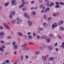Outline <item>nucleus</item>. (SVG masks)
I'll return each instance as SVG.
<instances>
[{
    "label": "nucleus",
    "mask_w": 64,
    "mask_h": 64,
    "mask_svg": "<svg viewBox=\"0 0 64 64\" xmlns=\"http://www.w3.org/2000/svg\"><path fill=\"white\" fill-rule=\"evenodd\" d=\"M3 24L4 25V26L6 28V29H8V30H9L10 29V28L8 26L7 24H6V23H5V22H3Z\"/></svg>",
    "instance_id": "1"
},
{
    "label": "nucleus",
    "mask_w": 64,
    "mask_h": 64,
    "mask_svg": "<svg viewBox=\"0 0 64 64\" xmlns=\"http://www.w3.org/2000/svg\"><path fill=\"white\" fill-rule=\"evenodd\" d=\"M58 26V25L56 23H54V24H53L52 26V29H54L55 27H56Z\"/></svg>",
    "instance_id": "2"
},
{
    "label": "nucleus",
    "mask_w": 64,
    "mask_h": 64,
    "mask_svg": "<svg viewBox=\"0 0 64 64\" xmlns=\"http://www.w3.org/2000/svg\"><path fill=\"white\" fill-rule=\"evenodd\" d=\"M24 1H25V0H22V5H21L20 6V8H21V7H22L24 6V4H25V2H24Z\"/></svg>",
    "instance_id": "3"
},
{
    "label": "nucleus",
    "mask_w": 64,
    "mask_h": 64,
    "mask_svg": "<svg viewBox=\"0 0 64 64\" xmlns=\"http://www.w3.org/2000/svg\"><path fill=\"white\" fill-rule=\"evenodd\" d=\"M17 4V2H16L15 0H13L12 2V5H16Z\"/></svg>",
    "instance_id": "4"
},
{
    "label": "nucleus",
    "mask_w": 64,
    "mask_h": 64,
    "mask_svg": "<svg viewBox=\"0 0 64 64\" xmlns=\"http://www.w3.org/2000/svg\"><path fill=\"white\" fill-rule=\"evenodd\" d=\"M24 17H25L26 18H27L28 17V19H29L30 18V17L28 16V14H27L26 12L24 13Z\"/></svg>",
    "instance_id": "5"
},
{
    "label": "nucleus",
    "mask_w": 64,
    "mask_h": 64,
    "mask_svg": "<svg viewBox=\"0 0 64 64\" xmlns=\"http://www.w3.org/2000/svg\"><path fill=\"white\" fill-rule=\"evenodd\" d=\"M18 48V46L16 44H15L13 46V48L14 49L17 50Z\"/></svg>",
    "instance_id": "6"
},
{
    "label": "nucleus",
    "mask_w": 64,
    "mask_h": 64,
    "mask_svg": "<svg viewBox=\"0 0 64 64\" xmlns=\"http://www.w3.org/2000/svg\"><path fill=\"white\" fill-rule=\"evenodd\" d=\"M28 25L29 26H32V22L31 21L29 20L28 22Z\"/></svg>",
    "instance_id": "7"
},
{
    "label": "nucleus",
    "mask_w": 64,
    "mask_h": 64,
    "mask_svg": "<svg viewBox=\"0 0 64 64\" xmlns=\"http://www.w3.org/2000/svg\"><path fill=\"white\" fill-rule=\"evenodd\" d=\"M18 35L20 36H21V37H22L23 36V34L21 32H19L18 33Z\"/></svg>",
    "instance_id": "8"
},
{
    "label": "nucleus",
    "mask_w": 64,
    "mask_h": 64,
    "mask_svg": "<svg viewBox=\"0 0 64 64\" xmlns=\"http://www.w3.org/2000/svg\"><path fill=\"white\" fill-rule=\"evenodd\" d=\"M20 19V18H17V19H16V24H19L20 23H19V19Z\"/></svg>",
    "instance_id": "9"
},
{
    "label": "nucleus",
    "mask_w": 64,
    "mask_h": 64,
    "mask_svg": "<svg viewBox=\"0 0 64 64\" xmlns=\"http://www.w3.org/2000/svg\"><path fill=\"white\" fill-rule=\"evenodd\" d=\"M46 40L47 43H49L50 41V40L48 38H46Z\"/></svg>",
    "instance_id": "10"
},
{
    "label": "nucleus",
    "mask_w": 64,
    "mask_h": 64,
    "mask_svg": "<svg viewBox=\"0 0 64 64\" xmlns=\"http://www.w3.org/2000/svg\"><path fill=\"white\" fill-rule=\"evenodd\" d=\"M38 30L39 31H42L43 30V28H42L40 27H39L38 28Z\"/></svg>",
    "instance_id": "11"
},
{
    "label": "nucleus",
    "mask_w": 64,
    "mask_h": 64,
    "mask_svg": "<svg viewBox=\"0 0 64 64\" xmlns=\"http://www.w3.org/2000/svg\"><path fill=\"white\" fill-rule=\"evenodd\" d=\"M4 33L3 32H0V36H4Z\"/></svg>",
    "instance_id": "12"
},
{
    "label": "nucleus",
    "mask_w": 64,
    "mask_h": 64,
    "mask_svg": "<svg viewBox=\"0 0 64 64\" xmlns=\"http://www.w3.org/2000/svg\"><path fill=\"white\" fill-rule=\"evenodd\" d=\"M26 45H27V44L26 43H24L21 46V47H25Z\"/></svg>",
    "instance_id": "13"
},
{
    "label": "nucleus",
    "mask_w": 64,
    "mask_h": 64,
    "mask_svg": "<svg viewBox=\"0 0 64 64\" xmlns=\"http://www.w3.org/2000/svg\"><path fill=\"white\" fill-rule=\"evenodd\" d=\"M49 10H50V8H48L46 9L45 10L44 12L45 13H46L47 11H49Z\"/></svg>",
    "instance_id": "14"
},
{
    "label": "nucleus",
    "mask_w": 64,
    "mask_h": 64,
    "mask_svg": "<svg viewBox=\"0 0 64 64\" xmlns=\"http://www.w3.org/2000/svg\"><path fill=\"white\" fill-rule=\"evenodd\" d=\"M42 59L44 61H46V58L45 56H43L42 57Z\"/></svg>",
    "instance_id": "15"
},
{
    "label": "nucleus",
    "mask_w": 64,
    "mask_h": 64,
    "mask_svg": "<svg viewBox=\"0 0 64 64\" xmlns=\"http://www.w3.org/2000/svg\"><path fill=\"white\" fill-rule=\"evenodd\" d=\"M63 23V21H60V22L59 23V25H62Z\"/></svg>",
    "instance_id": "16"
},
{
    "label": "nucleus",
    "mask_w": 64,
    "mask_h": 64,
    "mask_svg": "<svg viewBox=\"0 0 64 64\" xmlns=\"http://www.w3.org/2000/svg\"><path fill=\"white\" fill-rule=\"evenodd\" d=\"M48 48L50 50H52V48L50 46H49L48 47Z\"/></svg>",
    "instance_id": "17"
},
{
    "label": "nucleus",
    "mask_w": 64,
    "mask_h": 64,
    "mask_svg": "<svg viewBox=\"0 0 64 64\" xmlns=\"http://www.w3.org/2000/svg\"><path fill=\"white\" fill-rule=\"evenodd\" d=\"M31 13L33 15H36V12L34 11H33Z\"/></svg>",
    "instance_id": "18"
},
{
    "label": "nucleus",
    "mask_w": 64,
    "mask_h": 64,
    "mask_svg": "<svg viewBox=\"0 0 64 64\" xmlns=\"http://www.w3.org/2000/svg\"><path fill=\"white\" fill-rule=\"evenodd\" d=\"M48 60H50L53 61V60H54V57H50L48 59Z\"/></svg>",
    "instance_id": "19"
},
{
    "label": "nucleus",
    "mask_w": 64,
    "mask_h": 64,
    "mask_svg": "<svg viewBox=\"0 0 64 64\" xmlns=\"http://www.w3.org/2000/svg\"><path fill=\"white\" fill-rule=\"evenodd\" d=\"M43 24L45 27H47L48 26V24L45 23H44Z\"/></svg>",
    "instance_id": "20"
},
{
    "label": "nucleus",
    "mask_w": 64,
    "mask_h": 64,
    "mask_svg": "<svg viewBox=\"0 0 64 64\" xmlns=\"http://www.w3.org/2000/svg\"><path fill=\"white\" fill-rule=\"evenodd\" d=\"M28 38L30 39H31V40H32V36H31L29 35L28 36Z\"/></svg>",
    "instance_id": "21"
},
{
    "label": "nucleus",
    "mask_w": 64,
    "mask_h": 64,
    "mask_svg": "<svg viewBox=\"0 0 64 64\" xmlns=\"http://www.w3.org/2000/svg\"><path fill=\"white\" fill-rule=\"evenodd\" d=\"M59 3L60 5H64V3L62 2H59Z\"/></svg>",
    "instance_id": "22"
},
{
    "label": "nucleus",
    "mask_w": 64,
    "mask_h": 64,
    "mask_svg": "<svg viewBox=\"0 0 64 64\" xmlns=\"http://www.w3.org/2000/svg\"><path fill=\"white\" fill-rule=\"evenodd\" d=\"M40 49H41V50H42V49H43L44 48V47L42 46H40Z\"/></svg>",
    "instance_id": "23"
},
{
    "label": "nucleus",
    "mask_w": 64,
    "mask_h": 64,
    "mask_svg": "<svg viewBox=\"0 0 64 64\" xmlns=\"http://www.w3.org/2000/svg\"><path fill=\"white\" fill-rule=\"evenodd\" d=\"M50 37H54V35L52 34H50L49 35Z\"/></svg>",
    "instance_id": "24"
},
{
    "label": "nucleus",
    "mask_w": 64,
    "mask_h": 64,
    "mask_svg": "<svg viewBox=\"0 0 64 64\" xmlns=\"http://www.w3.org/2000/svg\"><path fill=\"white\" fill-rule=\"evenodd\" d=\"M41 38L42 39H45L46 38V36H41Z\"/></svg>",
    "instance_id": "25"
},
{
    "label": "nucleus",
    "mask_w": 64,
    "mask_h": 64,
    "mask_svg": "<svg viewBox=\"0 0 64 64\" xmlns=\"http://www.w3.org/2000/svg\"><path fill=\"white\" fill-rule=\"evenodd\" d=\"M15 14V12H12L11 13V15H12V16H13V15H14Z\"/></svg>",
    "instance_id": "26"
},
{
    "label": "nucleus",
    "mask_w": 64,
    "mask_h": 64,
    "mask_svg": "<svg viewBox=\"0 0 64 64\" xmlns=\"http://www.w3.org/2000/svg\"><path fill=\"white\" fill-rule=\"evenodd\" d=\"M48 0H44V1L46 2L48 4H49L50 3V2L48 1Z\"/></svg>",
    "instance_id": "27"
},
{
    "label": "nucleus",
    "mask_w": 64,
    "mask_h": 64,
    "mask_svg": "<svg viewBox=\"0 0 64 64\" xmlns=\"http://www.w3.org/2000/svg\"><path fill=\"white\" fill-rule=\"evenodd\" d=\"M57 36L58 37V38H59V39H62V37L60 36L58 34L57 35Z\"/></svg>",
    "instance_id": "28"
},
{
    "label": "nucleus",
    "mask_w": 64,
    "mask_h": 64,
    "mask_svg": "<svg viewBox=\"0 0 64 64\" xmlns=\"http://www.w3.org/2000/svg\"><path fill=\"white\" fill-rule=\"evenodd\" d=\"M26 9H27V8H26V7H25L24 8H22V11H25V10H26Z\"/></svg>",
    "instance_id": "29"
},
{
    "label": "nucleus",
    "mask_w": 64,
    "mask_h": 64,
    "mask_svg": "<svg viewBox=\"0 0 64 64\" xmlns=\"http://www.w3.org/2000/svg\"><path fill=\"white\" fill-rule=\"evenodd\" d=\"M44 19H46L47 18V16H46V14H44Z\"/></svg>",
    "instance_id": "30"
},
{
    "label": "nucleus",
    "mask_w": 64,
    "mask_h": 64,
    "mask_svg": "<svg viewBox=\"0 0 64 64\" xmlns=\"http://www.w3.org/2000/svg\"><path fill=\"white\" fill-rule=\"evenodd\" d=\"M9 2H7V3H6L4 4L5 6H7L8 5V4H9Z\"/></svg>",
    "instance_id": "31"
},
{
    "label": "nucleus",
    "mask_w": 64,
    "mask_h": 64,
    "mask_svg": "<svg viewBox=\"0 0 64 64\" xmlns=\"http://www.w3.org/2000/svg\"><path fill=\"white\" fill-rule=\"evenodd\" d=\"M0 50L1 51H3L4 50L2 48V47H0Z\"/></svg>",
    "instance_id": "32"
},
{
    "label": "nucleus",
    "mask_w": 64,
    "mask_h": 64,
    "mask_svg": "<svg viewBox=\"0 0 64 64\" xmlns=\"http://www.w3.org/2000/svg\"><path fill=\"white\" fill-rule=\"evenodd\" d=\"M60 29L61 30H64V28L62 27H60Z\"/></svg>",
    "instance_id": "33"
},
{
    "label": "nucleus",
    "mask_w": 64,
    "mask_h": 64,
    "mask_svg": "<svg viewBox=\"0 0 64 64\" xmlns=\"http://www.w3.org/2000/svg\"><path fill=\"white\" fill-rule=\"evenodd\" d=\"M40 53V52H37L35 53V55H37V54H39Z\"/></svg>",
    "instance_id": "34"
},
{
    "label": "nucleus",
    "mask_w": 64,
    "mask_h": 64,
    "mask_svg": "<svg viewBox=\"0 0 64 64\" xmlns=\"http://www.w3.org/2000/svg\"><path fill=\"white\" fill-rule=\"evenodd\" d=\"M12 23H15V20H12Z\"/></svg>",
    "instance_id": "35"
},
{
    "label": "nucleus",
    "mask_w": 64,
    "mask_h": 64,
    "mask_svg": "<svg viewBox=\"0 0 64 64\" xmlns=\"http://www.w3.org/2000/svg\"><path fill=\"white\" fill-rule=\"evenodd\" d=\"M7 38L8 39H10L11 38V36H8L7 37Z\"/></svg>",
    "instance_id": "36"
},
{
    "label": "nucleus",
    "mask_w": 64,
    "mask_h": 64,
    "mask_svg": "<svg viewBox=\"0 0 64 64\" xmlns=\"http://www.w3.org/2000/svg\"><path fill=\"white\" fill-rule=\"evenodd\" d=\"M0 30H3V28L2 26H0Z\"/></svg>",
    "instance_id": "37"
},
{
    "label": "nucleus",
    "mask_w": 64,
    "mask_h": 64,
    "mask_svg": "<svg viewBox=\"0 0 64 64\" xmlns=\"http://www.w3.org/2000/svg\"><path fill=\"white\" fill-rule=\"evenodd\" d=\"M60 7V6L58 5H56V8H59Z\"/></svg>",
    "instance_id": "38"
},
{
    "label": "nucleus",
    "mask_w": 64,
    "mask_h": 64,
    "mask_svg": "<svg viewBox=\"0 0 64 64\" xmlns=\"http://www.w3.org/2000/svg\"><path fill=\"white\" fill-rule=\"evenodd\" d=\"M51 19H52V18L51 17H50L48 19V21H49V20H51Z\"/></svg>",
    "instance_id": "39"
},
{
    "label": "nucleus",
    "mask_w": 64,
    "mask_h": 64,
    "mask_svg": "<svg viewBox=\"0 0 64 64\" xmlns=\"http://www.w3.org/2000/svg\"><path fill=\"white\" fill-rule=\"evenodd\" d=\"M34 44V43L32 42H30L29 43V44L30 45H32V44Z\"/></svg>",
    "instance_id": "40"
},
{
    "label": "nucleus",
    "mask_w": 64,
    "mask_h": 64,
    "mask_svg": "<svg viewBox=\"0 0 64 64\" xmlns=\"http://www.w3.org/2000/svg\"><path fill=\"white\" fill-rule=\"evenodd\" d=\"M55 3L56 5H59V2H56Z\"/></svg>",
    "instance_id": "41"
},
{
    "label": "nucleus",
    "mask_w": 64,
    "mask_h": 64,
    "mask_svg": "<svg viewBox=\"0 0 64 64\" xmlns=\"http://www.w3.org/2000/svg\"><path fill=\"white\" fill-rule=\"evenodd\" d=\"M6 23H7L8 24H11L10 22L8 20L6 21Z\"/></svg>",
    "instance_id": "42"
},
{
    "label": "nucleus",
    "mask_w": 64,
    "mask_h": 64,
    "mask_svg": "<svg viewBox=\"0 0 64 64\" xmlns=\"http://www.w3.org/2000/svg\"><path fill=\"white\" fill-rule=\"evenodd\" d=\"M20 58L21 60H23V56H21L20 57Z\"/></svg>",
    "instance_id": "43"
},
{
    "label": "nucleus",
    "mask_w": 64,
    "mask_h": 64,
    "mask_svg": "<svg viewBox=\"0 0 64 64\" xmlns=\"http://www.w3.org/2000/svg\"><path fill=\"white\" fill-rule=\"evenodd\" d=\"M49 5L48 4H45V5H46V6H48V7H49Z\"/></svg>",
    "instance_id": "44"
},
{
    "label": "nucleus",
    "mask_w": 64,
    "mask_h": 64,
    "mask_svg": "<svg viewBox=\"0 0 64 64\" xmlns=\"http://www.w3.org/2000/svg\"><path fill=\"white\" fill-rule=\"evenodd\" d=\"M42 8L43 9V10H44V9H45V7L44 6H43L42 7Z\"/></svg>",
    "instance_id": "45"
},
{
    "label": "nucleus",
    "mask_w": 64,
    "mask_h": 64,
    "mask_svg": "<svg viewBox=\"0 0 64 64\" xmlns=\"http://www.w3.org/2000/svg\"><path fill=\"white\" fill-rule=\"evenodd\" d=\"M37 38H38V39H39V38H40V37L39 36H37Z\"/></svg>",
    "instance_id": "46"
},
{
    "label": "nucleus",
    "mask_w": 64,
    "mask_h": 64,
    "mask_svg": "<svg viewBox=\"0 0 64 64\" xmlns=\"http://www.w3.org/2000/svg\"><path fill=\"white\" fill-rule=\"evenodd\" d=\"M9 17L10 18H12V16L11 15H10L9 16Z\"/></svg>",
    "instance_id": "47"
},
{
    "label": "nucleus",
    "mask_w": 64,
    "mask_h": 64,
    "mask_svg": "<svg viewBox=\"0 0 64 64\" xmlns=\"http://www.w3.org/2000/svg\"><path fill=\"white\" fill-rule=\"evenodd\" d=\"M33 35L34 36H36V34H35V33H33Z\"/></svg>",
    "instance_id": "48"
},
{
    "label": "nucleus",
    "mask_w": 64,
    "mask_h": 64,
    "mask_svg": "<svg viewBox=\"0 0 64 64\" xmlns=\"http://www.w3.org/2000/svg\"><path fill=\"white\" fill-rule=\"evenodd\" d=\"M51 5L53 6L54 5V3L53 2H52L50 4Z\"/></svg>",
    "instance_id": "49"
},
{
    "label": "nucleus",
    "mask_w": 64,
    "mask_h": 64,
    "mask_svg": "<svg viewBox=\"0 0 64 64\" xmlns=\"http://www.w3.org/2000/svg\"><path fill=\"white\" fill-rule=\"evenodd\" d=\"M16 43V42H13L12 43V45H15L14 44H15Z\"/></svg>",
    "instance_id": "50"
},
{
    "label": "nucleus",
    "mask_w": 64,
    "mask_h": 64,
    "mask_svg": "<svg viewBox=\"0 0 64 64\" xmlns=\"http://www.w3.org/2000/svg\"><path fill=\"white\" fill-rule=\"evenodd\" d=\"M54 46H57V43H56L54 45Z\"/></svg>",
    "instance_id": "51"
},
{
    "label": "nucleus",
    "mask_w": 64,
    "mask_h": 64,
    "mask_svg": "<svg viewBox=\"0 0 64 64\" xmlns=\"http://www.w3.org/2000/svg\"><path fill=\"white\" fill-rule=\"evenodd\" d=\"M18 42H20V38H19V37L18 36Z\"/></svg>",
    "instance_id": "52"
},
{
    "label": "nucleus",
    "mask_w": 64,
    "mask_h": 64,
    "mask_svg": "<svg viewBox=\"0 0 64 64\" xmlns=\"http://www.w3.org/2000/svg\"><path fill=\"white\" fill-rule=\"evenodd\" d=\"M14 53L15 55H16L17 54V51H15L14 52Z\"/></svg>",
    "instance_id": "53"
},
{
    "label": "nucleus",
    "mask_w": 64,
    "mask_h": 64,
    "mask_svg": "<svg viewBox=\"0 0 64 64\" xmlns=\"http://www.w3.org/2000/svg\"><path fill=\"white\" fill-rule=\"evenodd\" d=\"M61 46L62 48H64V45L62 44V45Z\"/></svg>",
    "instance_id": "54"
},
{
    "label": "nucleus",
    "mask_w": 64,
    "mask_h": 64,
    "mask_svg": "<svg viewBox=\"0 0 64 64\" xmlns=\"http://www.w3.org/2000/svg\"><path fill=\"white\" fill-rule=\"evenodd\" d=\"M55 49H56V51H58V49L57 48H55Z\"/></svg>",
    "instance_id": "55"
},
{
    "label": "nucleus",
    "mask_w": 64,
    "mask_h": 64,
    "mask_svg": "<svg viewBox=\"0 0 64 64\" xmlns=\"http://www.w3.org/2000/svg\"><path fill=\"white\" fill-rule=\"evenodd\" d=\"M56 14H53V16H56Z\"/></svg>",
    "instance_id": "56"
},
{
    "label": "nucleus",
    "mask_w": 64,
    "mask_h": 64,
    "mask_svg": "<svg viewBox=\"0 0 64 64\" xmlns=\"http://www.w3.org/2000/svg\"><path fill=\"white\" fill-rule=\"evenodd\" d=\"M2 48H5V47L4 46H2Z\"/></svg>",
    "instance_id": "57"
},
{
    "label": "nucleus",
    "mask_w": 64,
    "mask_h": 64,
    "mask_svg": "<svg viewBox=\"0 0 64 64\" xmlns=\"http://www.w3.org/2000/svg\"><path fill=\"white\" fill-rule=\"evenodd\" d=\"M34 1H32L30 2L32 4H33L34 3Z\"/></svg>",
    "instance_id": "58"
},
{
    "label": "nucleus",
    "mask_w": 64,
    "mask_h": 64,
    "mask_svg": "<svg viewBox=\"0 0 64 64\" xmlns=\"http://www.w3.org/2000/svg\"><path fill=\"white\" fill-rule=\"evenodd\" d=\"M25 57L26 59H28V56H26Z\"/></svg>",
    "instance_id": "59"
},
{
    "label": "nucleus",
    "mask_w": 64,
    "mask_h": 64,
    "mask_svg": "<svg viewBox=\"0 0 64 64\" xmlns=\"http://www.w3.org/2000/svg\"><path fill=\"white\" fill-rule=\"evenodd\" d=\"M0 43H4V42L3 40H2L0 42Z\"/></svg>",
    "instance_id": "60"
},
{
    "label": "nucleus",
    "mask_w": 64,
    "mask_h": 64,
    "mask_svg": "<svg viewBox=\"0 0 64 64\" xmlns=\"http://www.w3.org/2000/svg\"><path fill=\"white\" fill-rule=\"evenodd\" d=\"M39 1L40 3L42 2V0H39Z\"/></svg>",
    "instance_id": "61"
},
{
    "label": "nucleus",
    "mask_w": 64,
    "mask_h": 64,
    "mask_svg": "<svg viewBox=\"0 0 64 64\" xmlns=\"http://www.w3.org/2000/svg\"><path fill=\"white\" fill-rule=\"evenodd\" d=\"M6 62L7 63H9V60H6Z\"/></svg>",
    "instance_id": "62"
},
{
    "label": "nucleus",
    "mask_w": 64,
    "mask_h": 64,
    "mask_svg": "<svg viewBox=\"0 0 64 64\" xmlns=\"http://www.w3.org/2000/svg\"><path fill=\"white\" fill-rule=\"evenodd\" d=\"M43 6V4H42L39 7L40 8H41L42 7V6Z\"/></svg>",
    "instance_id": "63"
},
{
    "label": "nucleus",
    "mask_w": 64,
    "mask_h": 64,
    "mask_svg": "<svg viewBox=\"0 0 64 64\" xmlns=\"http://www.w3.org/2000/svg\"><path fill=\"white\" fill-rule=\"evenodd\" d=\"M29 3V1H27L26 2V4L27 5H28Z\"/></svg>",
    "instance_id": "64"
}]
</instances>
